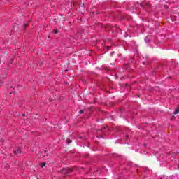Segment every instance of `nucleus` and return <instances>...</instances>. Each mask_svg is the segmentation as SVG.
I'll return each mask as SVG.
<instances>
[{"mask_svg": "<svg viewBox=\"0 0 179 179\" xmlns=\"http://www.w3.org/2000/svg\"><path fill=\"white\" fill-rule=\"evenodd\" d=\"M45 164H46L45 162H42L41 164V167H45Z\"/></svg>", "mask_w": 179, "mask_h": 179, "instance_id": "15", "label": "nucleus"}, {"mask_svg": "<svg viewBox=\"0 0 179 179\" xmlns=\"http://www.w3.org/2000/svg\"><path fill=\"white\" fill-rule=\"evenodd\" d=\"M67 145H70V143H72V140H66Z\"/></svg>", "mask_w": 179, "mask_h": 179, "instance_id": "13", "label": "nucleus"}, {"mask_svg": "<svg viewBox=\"0 0 179 179\" xmlns=\"http://www.w3.org/2000/svg\"><path fill=\"white\" fill-rule=\"evenodd\" d=\"M7 76H8L7 74H3V75L1 76V78H2V79H5V78H6Z\"/></svg>", "mask_w": 179, "mask_h": 179, "instance_id": "14", "label": "nucleus"}, {"mask_svg": "<svg viewBox=\"0 0 179 179\" xmlns=\"http://www.w3.org/2000/svg\"><path fill=\"white\" fill-rule=\"evenodd\" d=\"M114 54H115V52H112L110 53V56L113 57V55H114Z\"/></svg>", "mask_w": 179, "mask_h": 179, "instance_id": "18", "label": "nucleus"}, {"mask_svg": "<svg viewBox=\"0 0 179 179\" xmlns=\"http://www.w3.org/2000/svg\"><path fill=\"white\" fill-rule=\"evenodd\" d=\"M100 169H94V173H100Z\"/></svg>", "mask_w": 179, "mask_h": 179, "instance_id": "12", "label": "nucleus"}, {"mask_svg": "<svg viewBox=\"0 0 179 179\" xmlns=\"http://www.w3.org/2000/svg\"><path fill=\"white\" fill-rule=\"evenodd\" d=\"M145 43H150V38H149V37L146 36L145 38Z\"/></svg>", "mask_w": 179, "mask_h": 179, "instance_id": "6", "label": "nucleus"}, {"mask_svg": "<svg viewBox=\"0 0 179 179\" xmlns=\"http://www.w3.org/2000/svg\"><path fill=\"white\" fill-rule=\"evenodd\" d=\"M178 169H179V164L178 165Z\"/></svg>", "mask_w": 179, "mask_h": 179, "instance_id": "26", "label": "nucleus"}, {"mask_svg": "<svg viewBox=\"0 0 179 179\" xmlns=\"http://www.w3.org/2000/svg\"><path fill=\"white\" fill-rule=\"evenodd\" d=\"M134 63V57H130V59L128 60L127 64H123V68L127 71H129L131 69V64Z\"/></svg>", "mask_w": 179, "mask_h": 179, "instance_id": "1", "label": "nucleus"}, {"mask_svg": "<svg viewBox=\"0 0 179 179\" xmlns=\"http://www.w3.org/2000/svg\"><path fill=\"white\" fill-rule=\"evenodd\" d=\"M178 113H179V108H177L176 109H175L173 114L176 115V114H178Z\"/></svg>", "mask_w": 179, "mask_h": 179, "instance_id": "8", "label": "nucleus"}, {"mask_svg": "<svg viewBox=\"0 0 179 179\" xmlns=\"http://www.w3.org/2000/svg\"><path fill=\"white\" fill-rule=\"evenodd\" d=\"M79 22H82V19H80V20H79Z\"/></svg>", "mask_w": 179, "mask_h": 179, "instance_id": "23", "label": "nucleus"}, {"mask_svg": "<svg viewBox=\"0 0 179 179\" xmlns=\"http://www.w3.org/2000/svg\"><path fill=\"white\" fill-rule=\"evenodd\" d=\"M85 113V111H83V110H80L79 111V114H83Z\"/></svg>", "mask_w": 179, "mask_h": 179, "instance_id": "17", "label": "nucleus"}, {"mask_svg": "<svg viewBox=\"0 0 179 179\" xmlns=\"http://www.w3.org/2000/svg\"><path fill=\"white\" fill-rule=\"evenodd\" d=\"M85 33H86L87 34H89V31H88V30H83V31H81V34H85Z\"/></svg>", "mask_w": 179, "mask_h": 179, "instance_id": "10", "label": "nucleus"}, {"mask_svg": "<svg viewBox=\"0 0 179 179\" xmlns=\"http://www.w3.org/2000/svg\"><path fill=\"white\" fill-rule=\"evenodd\" d=\"M141 8H143V9H146L148 8V9H150L152 8V5L148 2H142L140 3Z\"/></svg>", "mask_w": 179, "mask_h": 179, "instance_id": "3", "label": "nucleus"}, {"mask_svg": "<svg viewBox=\"0 0 179 179\" xmlns=\"http://www.w3.org/2000/svg\"><path fill=\"white\" fill-rule=\"evenodd\" d=\"M106 48H107L108 50H111V47H110V46H107Z\"/></svg>", "mask_w": 179, "mask_h": 179, "instance_id": "19", "label": "nucleus"}, {"mask_svg": "<svg viewBox=\"0 0 179 179\" xmlns=\"http://www.w3.org/2000/svg\"><path fill=\"white\" fill-rule=\"evenodd\" d=\"M5 141L3 138H1L0 142H4Z\"/></svg>", "mask_w": 179, "mask_h": 179, "instance_id": "21", "label": "nucleus"}, {"mask_svg": "<svg viewBox=\"0 0 179 179\" xmlns=\"http://www.w3.org/2000/svg\"><path fill=\"white\" fill-rule=\"evenodd\" d=\"M83 157H85V159L89 158V154H83Z\"/></svg>", "mask_w": 179, "mask_h": 179, "instance_id": "11", "label": "nucleus"}, {"mask_svg": "<svg viewBox=\"0 0 179 179\" xmlns=\"http://www.w3.org/2000/svg\"><path fill=\"white\" fill-rule=\"evenodd\" d=\"M93 171V169H90V172Z\"/></svg>", "mask_w": 179, "mask_h": 179, "instance_id": "25", "label": "nucleus"}, {"mask_svg": "<svg viewBox=\"0 0 179 179\" xmlns=\"http://www.w3.org/2000/svg\"><path fill=\"white\" fill-rule=\"evenodd\" d=\"M106 129V127H101V129H99L100 132L104 131Z\"/></svg>", "mask_w": 179, "mask_h": 179, "instance_id": "16", "label": "nucleus"}, {"mask_svg": "<svg viewBox=\"0 0 179 179\" xmlns=\"http://www.w3.org/2000/svg\"><path fill=\"white\" fill-rule=\"evenodd\" d=\"M142 64L143 65H146V62H143Z\"/></svg>", "mask_w": 179, "mask_h": 179, "instance_id": "20", "label": "nucleus"}, {"mask_svg": "<svg viewBox=\"0 0 179 179\" xmlns=\"http://www.w3.org/2000/svg\"><path fill=\"white\" fill-rule=\"evenodd\" d=\"M26 116V115L25 114H22V117H25Z\"/></svg>", "mask_w": 179, "mask_h": 179, "instance_id": "22", "label": "nucleus"}, {"mask_svg": "<svg viewBox=\"0 0 179 179\" xmlns=\"http://www.w3.org/2000/svg\"><path fill=\"white\" fill-rule=\"evenodd\" d=\"M72 171V169H68V168H63L62 170H60L61 174L63 176H67Z\"/></svg>", "mask_w": 179, "mask_h": 179, "instance_id": "2", "label": "nucleus"}, {"mask_svg": "<svg viewBox=\"0 0 179 179\" xmlns=\"http://www.w3.org/2000/svg\"><path fill=\"white\" fill-rule=\"evenodd\" d=\"M13 153L14 155H20V153H22V150H20V148L15 147V148L13 149Z\"/></svg>", "mask_w": 179, "mask_h": 179, "instance_id": "4", "label": "nucleus"}, {"mask_svg": "<svg viewBox=\"0 0 179 179\" xmlns=\"http://www.w3.org/2000/svg\"><path fill=\"white\" fill-rule=\"evenodd\" d=\"M29 22H27V23H24V29H26L27 27V26H29Z\"/></svg>", "mask_w": 179, "mask_h": 179, "instance_id": "9", "label": "nucleus"}, {"mask_svg": "<svg viewBox=\"0 0 179 179\" xmlns=\"http://www.w3.org/2000/svg\"><path fill=\"white\" fill-rule=\"evenodd\" d=\"M125 131H126V138L127 139H129V136L131 135V130L128 128H126L125 129Z\"/></svg>", "mask_w": 179, "mask_h": 179, "instance_id": "5", "label": "nucleus"}, {"mask_svg": "<svg viewBox=\"0 0 179 179\" xmlns=\"http://www.w3.org/2000/svg\"><path fill=\"white\" fill-rule=\"evenodd\" d=\"M52 33H53L54 34H58L59 31H58V29H53L52 31Z\"/></svg>", "mask_w": 179, "mask_h": 179, "instance_id": "7", "label": "nucleus"}, {"mask_svg": "<svg viewBox=\"0 0 179 179\" xmlns=\"http://www.w3.org/2000/svg\"><path fill=\"white\" fill-rule=\"evenodd\" d=\"M12 62H13V61H11V64H12Z\"/></svg>", "mask_w": 179, "mask_h": 179, "instance_id": "27", "label": "nucleus"}, {"mask_svg": "<svg viewBox=\"0 0 179 179\" xmlns=\"http://www.w3.org/2000/svg\"><path fill=\"white\" fill-rule=\"evenodd\" d=\"M10 89H13V87L11 86V87H10Z\"/></svg>", "mask_w": 179, "mask_h": 179, "instance_id": "24", "label": "nucleus"}]
</instances>
